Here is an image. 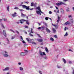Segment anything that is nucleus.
Instances as JSON below:
<instances>
[{"instance_id":"09e8293b","label":"nucleus","mask_w":74,"mask_h":74,"mask_svg":"<svg viewBox=\"0 0 74 74\" xmlns=\"http://www.w3.org/2000/svg\"><path fill=\"white\" fill-rule=\"evenodd\" d=\"M32 44H33L36 45V43H35L34 42H32Z\"/></svg>"},{"instance_id":"cd10ccee","label":"nucleus","mask_w":74,"mask_h":74,"mask_svg":"<svg viewBox=\"0 0 74 74\" xmlns=\"http://www.w3.org/2000/svg\"><path fill=\"white\" fill-rule=\"evenodd\" d=\"M71 23H73V19H71Z\"/></svg>"},{"instance_id":"0eeeda50","label":"nucleus","mask_w":74,"mask_h":74,"mask_svg":"<svg viewBox=\"0 0 74 74\" xmlns=\"http://www.w3.org/2000/svg\"><path fill=\"white\" fill-rule=\"evenodd\" d=\"M45 26H42L41 27H39L38 28V29H41V30H44V29H45Z\"/></svg>"},{"instance_id":"2f4dec72","label":"nucleus","mask_w":74,"mask_h":74,"mask_svg":"<svg viewBox=\"0 0 74 74\" xmlns=\"http://www.w3.org/2000/svg\"><path fill=\"white\" fill-rule=\"evenodd\" d=\"M31 6H34V3L33 2L31 3Z\"/></svg>"},{"instance_id":"f704fd0d","label":"nucleus","mask_w":74,"mask_h":74,"mask_svg":"<svg viewBox=\"0 0 74 74\" xmlns=\"http://www.w3.org/2000/svg\"><path fill=\"white\" fill-rule=\"evenodd\" d=\"M10 8L9 7V6H8L7 7V10L8 11H9V9Z\"/></svg>"},{"instance_id":"052dcab7","label":"nucleus","mask_w":74,"mask_h":74,"mask_svg":"<svg viewBox=\"0 0 74 74\" xmlns=\"http://www.w3.org/2000/svg\"><path fill=\"white\" fill-rule=\"evenodd\" d=\"M16 32L17 33H18V34H19V32H18V31H16Z\"/></svg>"},{"instance_id":"f8f14e48","label":"nucleus","mask_w":74,"mask_h":74,"mask_svg":"<svg viewBox=\"0 0 74 74\" xmlns=\"http://www.w3.org/2000/svg\"><path fill=\"white\" fill-rule=\"evenodd\" d=\"M12 16L13 17H15V16H16V12H14V14H12Z\"/></svg>"},{"instance_id":"79ce46f5","label":"nucleus","mask_w":74,"mask_h":74,"mask_svg":"<svg viewBox=\"0 0 74 74\" xmlns=\"http://www.w3.org/2000/svg\"><path fill=\"white\" fill-rule=\"evenodd\" d=\"M25 28H26V29H27V28H28V26H25Z\"/></svg>"},{"instance_id":"5fc2aeb1","label":"nucleus","mask_w":74,"mask_h":74,"mask_svg":"<svg viewBox=\"0 0 74 74\" xmlns=\"http://www.w3.org/2000/svg\"><path fill=\"white\" fill-rule=\"evenodd\" d=\"M18 46H19V47L21 46V45L20 44H18Z\"/></svg>"},{"instance_id":"9b49d317","label":"nucleus","mask_w":74,"mask_h":74,"mask_svg":"<svg viewBox=\"0 0 74 74\" xmlns=\"http://www.w3.org/2000/svg\"><path fill=\"white\" fill-rule=\"evenodd\" d=\"M37 41H38V42H42L43 40L42 39H37Z\"/></svg>"},{"instance_id":"7ed1b4c3","label":"nucleus","mask_w":74,"mask_h":74,"mask_svg":"<svg viewBox=\"0 0 74 74\" xmlns=\"http://www.w3.org/2000/svg\"><path fill=\"white\" fill-rule=\"evenodd\" d=\"M22 7L23 8H25L27 10H30V8L29 6H27L25 5H22Z\"/></svg>"},{"instance_id":"5701e85b","label":"nucleus","mask_w":74,"mask_h":74,"mask_svg":"<svg viewBox=\"0 0 74 74\" xmlns=\"http://www.w3.org/2000/svg\"><path fill=\"white\" fill-rule=\"evenodd\" d=\"M21 16H22V17H23V16H25L26 15L25 14H24L23 13H21Z\"/></svg>"},{"instance_id":"39448f33","label":"nucleus","mask_w":74,"mask_h":74,"mask_svg":"<svg viewBox=\"0 0 74 74\" xmlns=\"http://www.w3.org/2000/svg\"><path fill=\"white\" fill-rule=\"evenodd\" d=\"M62 4H64V5H65V3H63L62 2H60V3H56V5H58V6H59V5H62Z\"/></svg>"},{"instance_id":"49530a36","label":"nucleus","mask_w":74,"mask_h":74,"mask_svg":"<svg viewBox=\"0 0 74 74\" xmlns=\"http://www.w3.org/2000/svg\"><path fill=\"white\" fill-rule=\"evenodd\" d=\"M24 3H26L27 4H29V2L27 1V2H25Z\"/></svg>"},{"instance_id":"bb28decb","label":"nucleus","mask_w":74,"mask_h":74,"mask_svg":"<svg viewBox=\"0 0 74 74\" xmlns=\"http://www.w3.org/2000/svg\"><path fill=\"white\" fill-rule=\"evenodd\" d=\"M1 25L2 27L4 29H5V27H4V25H3V24H1Z\"/></svg>"},{"instance_id":"69168bd1","label":"nucleus","mask_w":74,"mask_h":74,"mask_svg":"<svg viewBox=\"0 0 74 74\" xmlns=\"http://www.w3.org/2000/svg\"><path fill=\"white\" fill-rule=\"evenodd\" d=\"M69 51H71V52H72V51L70 49H69Z\"/></svg>"},{"instance_id":"6ab92c4d","label":"nucleus","mask_w":74,"mask_h":74,"mask_svg":"<svg viewBox=\"0 0 74 74\" xmlns=\"http://www.w3.org/2000/svg\"><path fill=\"white\" fill-rule=\"evenodd\" d=\"M32 33V32H30L29 34V36H31V37H33V35Z\"/></svg>"},{"instance_id":"f3484780","label":"nucleus","mask_w":74,"mask_h":74,"mask_svg":"<svg viewBox=\"0 0 74 74\" xmlns=\"http://www.w3.org/2000/svg\"><path fill=\"white\" fill-rule=\"evenodd\" d=\"M45 50L47 53H48V52H49V50H48V48H47V47H45Z\"/></svg>"},{"instance_id":"c03bdc74","label":"nucleus","mask_w":74,"mask_h":74,"mask_svg":"<svg viewBox=\"0 0 74 74\" xmlns=\"http://www.w3.org/2000/svg\"><path fill=\"white\" fill-rule=\"evenodd\" d=\"M15 38V37L12 36L11 38L12 40H13Z\"/></svg>"},{"instance_id":"a211bd4d","label":"nucleus","mask_w":74,"mask_h":74,"mask_svg":"<svg viewBox=\"0 0 74 74\" xmlns=\"http://www.w3.org/2000/svg\"><path fill=\"white\" fill-rule=\"evenodd\" d=\"M53 33H56V29H55L53 28Z\"/></svg>"},{"instance_id":"b1692460","label":"nucleus","mask_w":74,"mask_h":74,"mask_svg":"<svg viewBox=\"0 0 74 74\" xmlns=\"http://www.w3.org/2000/svg\"><path fill=\"white\" fill-rule=\"evenodd\" d=\"M68 36V33L67 32H66L65 34L64 35V36L65 37H66V36Z\"/></svg>"},{"instance_id":"13d9d810","label":"nucleus","mask_w":74,"mask_h":74,"mask_svg":"<svg viewBox=\"0 0 74 74\" xmlns=\"http://www.w3.org/2000/svg\"><path fill=\"white\" fill-rule=\"evenodd\" d=\"M64 1H68V0H63Z\"/></svg>"},{"instance_id":"f03ea898","label":"nucleus","mask_w":74,"mask_h":74,"mask_svg":"<svg viewBox=\"0 0 74 74\" xmlns=\"http://www.w3.org/2000/svg\"><path fill=\"white\" fill-rule=\"evenodd\" d=\"M3 56L5 58H7L8 57V52L6 51H5L3 52Z\"/></svg>"},{"instance_id":"c756f323","label":"nucleus","mask_w":74,"mask_h":74,"mask_svg":"<svg viewBox=\"0 0 74 74\" xmlns=\"http://www.w3.org/2000/svg\"><path fill=\"white\" fill-rule=\"evenodd\" d=\"M57 67L58 69H60L61 68V66H59L58 65H57Z\"/></svg>"},{"instance_id":"4be33fe9","label":"nucleus","mask_w":74,"mask_h":74,"mask_svg":"<svg viewBox=\"0 0 74 74\" xmlns=\"http://www.w3.org/2000/svg\"><path fill=\"white\" fill-rule=\"evenodd\" d=\"M59 21H60V17L58 16V19L57 21V22L58 23H59Z\"/></svg>"},{"instance_id":"20e7f679","label":"nucleus","mask_w":74,"mask_h":74,"mask_svg":"<svg viewBox=\"0 0 74 74\" xmlns=\"http://www.w3.org/2000/svg\"><path fill=\"white\" fill-rule=\"evenodd\" d=\"M39 53L40 56H43V55L46 56V54L45 53V52H42L41 51H39Z\"/></svg>"},{"instance_id":"393cba45","label":"nucleus","mask_w":74,"mask_h":74,"mask_svg":"<svg viewBox=\"0 0 74 74\" xmlns=\"http://www.w3.org/2000/svg\"><path fill=\"white\" fill-rule=\"evenodd\" d=\"M66 11L67 12H70V8H68L66 10Z\"/></svg>"},{"instance_id":"a19ab883","label":"nucleus","mask_w":74,"mask_h":74,"mask_svg":"<svg viewBox=\"0 0 74 74\" xmlns=\"http://www.w3.org/2000/svg\"><path fill=\"white\" fill-rule=\"evenodd\" d=\"M19 11H23L24 10L22 9H19Z\"/></svg>"},{"instance_id":"f257e3e1","label":"nucleus","mask_w":74,"mask_h":74,"mask_svg":"<svg viewBox=\"0 0 74 74\" xmlns=\"http://www.w3.org/2000/svg\"><path fill=\"white\" fill-rule=\"evenodd\" d=\"M37 9H38V10H39V11H36V13L38 14V15H41V13H40V12H41L42 14H44L41 11V9H40V7H38L37 8Z\"/></svg>"},{"instance_id":"1a4fd4ad","label":"nucleus","mask_w":74,"mask_h":74,"mask_svg":"<svg viewBox=\"0 0 74 74\" xmlns=\"http://www.w3.org/2000/svg\"><path fill=\"white\" fill-rule=\"evenodd\" d=\"M3 34L5 36V37H7V34H6V33L5 32V30H3Z\"/></svg>"},{"instance_id":"412c9836","label":"nucleus","mask_w":74,"mask_h":74,"mask_svg":"<svg viewBox=\"0 0 74 74\" xmlns=\"http://www.w3.org/2000/svg\"><path fill=\"white\" fill-rule=\"evenodd\" d=\"M60 10L61 12H62V14H63V13H64V10L63 9H62V8H61Z\"/></svg>"},{"instance_id":"864d4df0","label":"nucleus","mask_w":74,"mask_h":74,"mask_svg":"<svg viewBox=\"0 0 74 74\" xmlns=\"http://www.w3.org/2000/svg\"><path fill=\"white\" fill-rule=\"evenodd\" d=\"M72 16H71V15H69L68 16L69 18H71V17Z\"/></svg>"},{"instance_id":"3c124183","label":"nucleus","mask_w":74,"mask_h":74,"mask_svg":"<svg viewBox=\"0 0 74 74\" xmlns=\"http://www.w3.org/2000/svg\"><path fill=\"white\" fill-rule=\"evenodd\" d=\"M24 51L26 52V53H27V52H28L27 51V50H25Z\"/></svg>"},{"instance_id":"a878e982","label":"nucleus","mask_w":74,"mask_h":74,"mask_svg":"<svg viewBox=\"0 0 74 74\" xmlns=\"http://www.w3.org/2000/svg\"><path fill=\"white\" fill-rule=\"evenodd\" d=\"M23 70V68L22 67H20V70L21 71H22V70Z\"/></svg>"},{"instance_id":"dca6fc26","label":"nucleus","mask_w":74,"mask_h":74,"mask_svg":"<svg viewBox=\"0 0 74 74\" xmlns=\"http://www.w3.org/2000/svg\"><path fill=\"white\" fill-rule=\"evenodd\" d=\"M20 55L21 56H25V53L22 52L20 53Z\"/></svg>"},{"instance_id":"4d7b16f0","label":"nucleus","mask_w":74,"mask_h":74,"mask_svg":"<svg viewBox=\"0 0 74 74\" xmlns=\"http://www.w3.org/2000/svg\"><path fill=\"white\" fill-rule=\"evenodd\" d=\"M26 23L27 24V25H29V24H30L29 22H26Z\"/></svg>"},{"instance_id":"338daca9","label":"nucleus","mask_w":74,"mask_h":74,"mask_svg":"<svg viewBox=\"0 0 74 74\" xmlns=\"http://www.w3.org/2000/svg\"><path fill=\"white\" fill-rule=\"evenodd\" d=\"M16 23L17 24H19V22H16Z\"/></svg>"},{"instance_id":"e433bc0d","label":"nucleus","mask_w":74,"mask_h":74,"mask_svg":"<svg viewBox=\"0 0 74 74\" xmlns=\"http://www.w3.org/2000/svg\"><path fill=\"white\" fill-rule=\"evenodd\" d=\"M10 31H11V32H13V33H15V32L13 30L10 29Z\"/></svg>"},{"instance_id":"aec40b11","label":"nucleus","mask_w":74,"mask_h":74,"mask_svg":"<svg viewBox=\"0 0 74 74\" xmlns=\"http://www.w3.org/2000/svg\"><path fill=\"white\" fill-rule=\"evenodd\" d=\"M62 60L63 61V62L64 64L66 63V61L64 58H62Z\"/></svg>"},{"instance_id":"e2e57ef3","label":"nucleus","mask_w":74,"mask_h":74,"mask_svg":"<svg viewBox=\"0 0 74 74\" xmlns=\"http://www.w3.org/2000/svg\"><path fill=\"white\" fill-rule=\"evenodd\" d=\"M7 40L8 42H9V40H8V38H7Z\"/></svg>"},{"instance_id":"58836bf2","label":"nucleus","mask_w":74,"mask_h":74,"mask_svg":"<svg viewBox=\"0 0 74 74\" xmlns=\"http://www.w3.org/2000/svg\"><path fill=\"white\" fill-rule=\"evenodd\" d=\"M3 20L4 22L7 21V19L6 18H3Z\"/></svg>"},{"instance_id":"7c9ffc66","label":"nucleus","mask_w":74,"mask_h":74,"mask_svg":"<svg viewBox=\"0 0 74 74\" xmlns=\"http://www.w3.org/2000/svg\"><path fill=\"white\" fill-rule=\"evenodd\" d=\"M48 17H46L45 18V20H46V21H48Z\"/></svg>"},{"instance_id":"c85d7f7f","label":"nucleus","mask_w":74,"mask_h":74,"mask_svg":"<svg viewBox=\"0 0 74 74\" xmlns=\"http://www.w3.org/2000/svg\"><path fill=\"white\" fill-rule=\"evenodd\" d=\"M50 40L52 41H54V39H53V38H50Z\"/></svg>"},{"instance_id":"c9c22d12","label":"nucleus","mask_w":74,"mask_h":74,"mask_svg":"<svg viewBox=\"0 0 74 74\" xmlns=\"http://www.w3.org/2000/svg\"><path fill=\"white\" fill-rule=\"evenodd\" d=\"M44 59H48V58H47V56H45L44 57Z\"/></svg>"},{"instance_id":"473e14b6","label":"nucleus","mask_w":74,"mask_h":74,"mask_svg":"<svg viewBox=\"0 0 74 74\" xmlns=\"http://www.w3.org/2000/svg\"><path fill=\"white\" fill-rule=\"evenodd\" d=\"M31 33H34V32H33V28H31Z\"/></svg>"},{"instance_id":"ea45409f","label":"nucleus","mask_w":74,"mask_h":74,"mask_svg":"<svg viewBox=\"0 0 74 74\" xmlns=\"http://www.w3.org/2000/svg\"><path fill=\"white\" fill-rule=\"evenodd\" d=\"M54 37H55V38H58V37H57V35H55L54 36Z\"/></svg>"},{"instance_id":"a18cd8bd","label":"nucleus","mask_w":74,"mask_h":74,"mask_svg":"<svg viewBox=\"0 0 74 74\" xmlns=\"http://www.w3.org/2000/svg\"><path fill=\"white\" fill-rule=\"evenodd\" d=\"M26 39L28 41H29V39L28 38H26Z\"/></svg>"},{"instance_id":"423d86ee","label":"nucleus","mask_w":74,"mask_h":74,"mask_svg":"<svg viewBox=\"0 0 74 74\" xmlns=\"http://www.w3.org/2000/svg\"><path fill=\"white\" fill-rule=\"evenodd\" d=\"M22 21L23 22H28V20H26L23 19H21V20H20V21L21 22V23L22 24V23H23V22H22Z\"/></svg>"},{"instance_id":"680f3d73","label":"nucleus","mask_w":74,"mask_h":74,"mask_svg":"<svg viewBox=\"0 0 74 74\" xmlns=\"http://www.w3.org/2000/svg\"><path fill=\"white\" fill-rule=\"evenodd\" d=\"M66 29H67V28H66V27H65L64 29L65 31H66Z\"/></svg>"},{"instance_id":"ddd939ff","label":"nucleus","mask_w":74,"mask_h":74,"mask_svg":"<svg viewBox=\"0 0 74 74\" xmlns=\"http://www.w3.org/2000/svg\"><path fill=\"white\" fill-rule=\"evenodd\" d=\"M46 30L47 32L48 33H51V31H50L49 29H48L47 27L46 28Z\"/></svg>"},{"instance_id":"72a5a7b5","label":"nucleus","mask_w":74,"mask_h":74,"mask_svg":"<svg viewBox=\"0 0 74 74\" xmlns=\"http://www.w3.org/2000/svg\"><path fill=\"white\" fill-rule=\"evenodd\" d=\"M43 23L44 25H45L46 26H47V23H45L43 22Z\"/></svg>"},{"instance_id":"9d476101","label":"nucleus","mask_w":74,"mask_h":74,"mask_svg":"<svg viewBox=\"0 0 74 74\" xmlns=\"http://www.w3.org/2000/svg\"><path fill=\"white\" fill-rule=\"evenodd\" d=\"M10 69V68L6 67L4 69H3V71H7V70H9Z\"/></svg>"},{"instance_id":"de8ad7c7","label":"nucleus","mask_w":74,"mask_h":74,"mask_svg":"<svg viewBox=\"0 0 74 74\" xmlns=\"http://www.w3.org/2000/svg\"><path fill=\"white\" fill-rule=\"evenodd\" d=\"M52 12L51 11H49V14H52Z\"/></svg>"},{"instance_id":"6e6d98bb","label":"nucleus","mask_w":74,"mask_h":74,"mask_svg":"<svg viewBox=\"0 0 74 74\" xmlns=\"http://www.w3.org/2000/svg\"><path fill=\"white\" fill-rule=\"evenodd\" d=\"M69 63H70V64H71L72 62H71V61H69Z\"/></svg>"},{"instance_id":"0e129e2a","label":"nucleus","mask_w":74,"mask_h":74,"mask_svg":"<svg viewBox=\"0 0 74 74\" xmlns=\"http://www.w3.org/2000/svg\"><path fill=\"white\" fill-rule=\"evenodd\" d=\"M47 3H50L51 1H47Z\"/></svg>"},{"instance_id":"2eb2a0df","label":"nucleus","mask_w":74,"mask_h":74,"mask_svg":"<svg viewBox=\"0 0 74 74\" xmlns=\"http://www.w3.org/2000/svg\"><path fill=\"white\" fill-rule=\"evenodd\" d=\"M70 23L69 21H67L66 22L65 24L64 25H70Z\"/></svg>"},{"instance_id":"774afa93","label":"nucleus","mask_w":74,"mask_h":74,"mask_svg":"<svg viewBox=\"0 0 74 74\" xmlns=\"http://www.w3.org/2000/svg\"><path fill=\"white\" fill-rule=\"evenodd\" d=\"M73 74H74V70H73Z\"/></svg>"},{"instance_id":"6e6552de","label":"nucleus","mask_w":74,"mask_h":74,"mask_svg":"<svg viewBox=\"0 0 74 74\" xmlns=\"http://www.w3.org/2000/svg\"><path fill=\"white\" fill-rule=\"evenodd\" d=\"M52 25L53 26H54V27H55L56 29H58V27H59V25L58 24L56 25L53 24L52 23Z\"/></svg>"},{"instance_id":"4c0bfd02","label":"nucleus","mask_w":74,"mask_h":74,"mask_svg":"<svg viewBox=\"0 0 74 74\" xmlns=\"http://www.w3.org/2000/svg\"><path fill=\"white\" fill-rule=\"evenodd\" d=\"M14 9H16V10H18V9H19V8L17 7H15V8H14Z\"/></svg>"},{"instance_id":"8fccbe9b","label":"nucleus","mask_w":74,"mask_h":74,"mask_svg":"<svg viewBox=\"0 0 74 74\" xmlns=\"http://www.w3.org/2000/svg\"><path fill=\"white\" fill-rule=\"evenodd\" d=\"M37 36H38L39 37H41V36L39 34H37Z\"/></svg>"},{"instance_id":"bf43d9fd","label":"nucleus","mask_w":74,"mask_h":74,"mask_svg":"<svg viewBox=\"0 0 74 74\" xmlns=\"http://www.w3.org/2000/svg\"><path fill=\"white\" fill-rule=\"evenodd\" d=\"M18 64H19V65H21V62H19L18 63Z\"/></svg>"},{"instance_id":"37998d69","label":"nucleus","mask_w":74,"mask_h":74,"mask_svg":"<svg viewBox=\"0 0 74 74\" xmlns=\"http://www.w3.org/2000/svg\"><path fill=\"white\" fill-rule=\"evenodd\" d=\"M39 73H40V74H42V72H41V71H39Z\"/></svg>"},{"instance_id":"603ef678","label":"nucleus","mask_w":74,"mask_h":74,"mask_svg":"<svg viewBox=\"0 0 74 74\" xmlns=\"http://www.w3.org/2000/svg\"><path fill=\"white\" fill-rule=\"evenodd\" d=\"M55 7L57 10H59V8L56 6H55Z\"/></svg>"},{"instance_id":"4468645a","label":"nucleus","mask_w":74,"mask_h":74,"mask_svg":"<svg viewBox=\"0 0 74 74\" xmlns=\"http://www.w3.org/2000/svg\"><path fill=\"white\" fill-rule=\"evenodd\" d=\"M20 38H21V39L22 40V42L24 44H26V42H25V41H24L23 40V38L22 37V36H20Z\"/></svg>"}]
</instances>
